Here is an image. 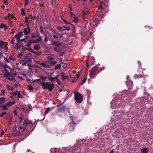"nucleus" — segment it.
Returning a JSON list of instances; mask_svg holds the SVG:
<instances>
[{
	"instance_id": "obj_29",
	"label": "nucleus",
	"mask_w": 153,
	"mask_h": 153,
	"mask_svg": "<svg viewBox=\"0 0 153 153\" xmlns=\"http://www.w3.org/2000/svg\"><path fill=\"white\" fill-rule=\"evenodd\" d=\"M7 88L9 90H10L12 91H14V88L13 87L9 85H7Z\"/></svg>"
},
{
	"instance_id": "obj_7",
	"label": "nucleus",
	"mask_w": 153,
	"mask_h": 153,
	"mask_svg": "<svg viewBox=\"0 0 153 153\" xmlns=\"http://www.w3.org/2000/svg\"><path fill=\"white\" fill-rule=\"evenodd\" d=\"M75 99L76 102L79 103H81L82 100V95L78 92L74 94Z\"/></svg>"
},
{
	"instance_id": "obj_16",
	"label": "nucleus",
	"mask_w": 153,
	"mask_h": 153,
	"mask_svg": "<svg viewBox=\"0 0 153 153\" xmlns=\"http://www.w3.org/2000/svg\"><path fill=\"white\" fill-rule=\"evenodd\" d=\"M34 81L35 82H37L38 84L42 86L44 82L42 81V80L40 79H36L34 80Z\"/></svg>"
},
{
	"instance_id": "obj_9",
	"label": "nucleus",
	"mask_w": 153,
	"mask_h": 153,
	"mask_svg": "<svg viewBox=\"0 0 153 153\" xmlns=\"http://www.w3.org/2000/svg\"><path fill=\"white\" fill-rule=\"evenodd\" d=\"M62 47L61 45V43H59L58 44L56 45L54 48V50L57 52H60L62 49Z\"/></svg>"
},
{
	"instance_id": "obj_15",
	"label": "nucleus",
	"mask_w": 153,
	"mask_h": 153,
	"mask_svg": "<svg viewBox=\"0 0 153 153\" xmlns=\"http://www.w3.org/2000/svg\"><path fill=\"white\" fill-rule=\"evenodd\" d=\"M30 29L29 26H28L27 28H25L24 32L26 35L28 34L30 31Z\"/></svg>"
},
{
	"instance_id": "obj_45",
	"label": "nucleus",
	"mask_w": 153,
	"mask_h": 153,
	"mask_svg": "<svg viewBox=\"0 0 153 153\" xmlns=\"http://www.w3.org/2000/svg\"><path fill=\"white\" fill-rule=\"evenodd\" d=\"M49 108H48L45 111V112L44 113V114L45 115H46V114H48V113L49 111Z\"/></svg>"
},
{
	"instance_id": "obj_46",
	"label": "nucleus",
	"mask_w": 153,
	"mask_h": 153,
	"mask_svg": "<svg viewBox=\"0 0 153 153\" xmlns=\"http://www.w3.org/2000/svg\"><path fill=\"white\" fill-rule=\"evenodd\" d=\"M27 62H28V61H27V60H26L25 61H24V62H23L22 63V66H24L26 65V64H27Z\"/></svg>"
},
{
	"instance_id": "obj_28",
	"label": "nucleus",
	"mask_w": 153,
	"mask_h": 153,
	"mask_svg": "<svg viewBox=\"0 0 153 153\" xmlns=\"http://www.w3.org/2000/svg\"><path fill=\"white\" fill-rule=\"evenodd\" d=\"M61 66L64 69H66L68 68L69 65L67 64H63L61 65Z\"/></svg>"
},
{
	"instance_id": "obj_36",
	"label": "nucleus",
	"mask_w": 153,
	"mask_h": 153,
	"mask_svg": "<svg viewBox=\"0 0 153 153\" xmlns=\"http://www.w3.org/2000/svg\"><path fill=\"white\" fill-rule=\"evenodd\" d=\"M19 123H22L23 120L24 119L23 117V115L22 114L21 115V117H19Z\"/></svg>"
},
{
	"instance_id": "obj_1",
	"label": "nucleus",
	"mask_w": 153,
	"mask_h": 153,
	"mask_svg": "<svg viewBox=\"0 0 153 153\" xmlns=\"http://www.w3.org/2000/svg\"><path fill=\"white\" fill-rule=\"evenodd\" d=\"M56 62L54 61L53 57L48 56V60L42 64V66L45 68H49L50 66L56 64Z\"/></svg>"
},
{
	"instance_id": "obj_5",
	"label": "nucleus",
	"mask_w": 153,
	"mask_h": 153,
	"mask_svg": "<svg viewBox=\"0 0 153 153\" xmlns=\"http://www.w3.org/2000/svg\"><path fill=\"white\" fill-rule=\"evenodd\" d=\"M31 38L32 39H36L37 38L36 40L31 41V42L33 43H38L40 42L42 39V37L40 36L39 35L33 33L31 35Z\"/></svg>"
},
{
	"instance_id": "obj_37",
	"label": "nucleus",
	"mask_w": 153,
	"mask_h": 153,
	"mask_svg": "<svg viewBox=\"0 0 153 153\" xmlns=\"http://www.w3.org/2000/svg\"><path fill=\"white\" fill-rule=\"evenodd\" d=\"M3 48H4V51L6 53L5 54H7L8 50V48L7 46H5L3 47Z\"/></svg>"
},
{
	"instance_id": "obj_6",
	"label": "nucleus",
	"mask_w": 153,
	"mask_h": 153,
	"mask_svg": "<svg viewBox=\"0 0 153 153\" xmlns=\"http://www.w3.org/2000/svg\"><path fill=\"white\" fill-rule=\"evenodd\" d=\"M72 123H70L68 125V130L70 131H72L74 129V125L78 123V120L75 117L72 118L71 119Z\"/></svg>"
},
{
	"instance_id": "obj_19",
	"label": "nucleus",
	"mask_w": 153,
	"mask_h": 153,
	"mask_svg": "<svg viewBox=\"0 0 153 153\" xmlns=\"http://www.w3.org/2000/svg\"><path fill=\"white\" fill-rule=\"evenodd\" d=\"M41 48L40 45L39 44H37L35 45L33 49L36 51L38 50Z\"/></svg>"
},
{
	"instance_id": "obj_59",
	"label": "nucleus",
	"mask_w": 153,
	"mask_h": 153,
	"mask_svg": "<svg viewBox=\"0 0 153 153\" xmlns=\"http://www.w3.org/2000/svg\"><path fill=\"white\" fill-rule=\"evenodd\" d=\"M86 79H84V80H83V81H82V82L81 83V84L82 85L83 84H84V83H85L86 82Z\"/></svg>"
},
{
	"instance_id": "obj_27",
	"label": "nucleus",
	"mask_w": 153,
	"mask_h": 153,
	"mask_svg": "<svg viewBox=\"0 0 153 153\" xmlns=\"http://www.w3.org/2000/svg\"><path fill=\"white\" fill-rule=\"evenodd\" d=\"M62 20L64 22V23L67 24V25H68V24H69L72 26V27L73 28H74V26L72 24H71L70 23V22H67V21L65 19H62Z\"/></svg>"
},
{
	"instance_id": "obj_31",
	"label": "nucleus",
	"mask_w": 153,
	"mask_h": 153,
	"mask_svg": "<svg viewBox=\"0 0 153 153\" xmlns=\"http://www.w3.org/2000/svg\"><path fill=\"white\" fill-rule=\"evenodd\" d=\"M40 78V79L43 82H44L45 80L47 79L46 77L44 76H41Z\"/></svg>"
},
{
	"instance_id": "obj_18",
	"label": "nucleus",
	"mask_w": 153,
	"mask_h": 153,
	"mask_svg": "<svg viewBox=\"0 0 153 153\" xmlns=\"http://www.w3.org/2000/svg\"><path fill=\"white\" fill-rule=\"evenodd\" d=\"M70 149H71L70 148L69 149L67 148L65 149V153L59 151L57 153H72V151L71 150H70Z\"/></svg>"
},
{
	"instance_id": "obj_25",
	"label": "nucleus",
	"mask_w": 153,
	"mask_h": 153,
	"mask_svg": "<svg viewBox=\"0 0 153 153\" xmlns=\"http://www.w3.org/2000/svg\"><path fill=\"white\" fill-rule=\"evenodd\" d=\"M141 152L142 153H147L148 150L147 148H144L141 149Z\"/></svg>"
},
{
	"instance_id": "obj_10",
	"label": "nucleus",
	"mask_w": 153,
	"mask_h": 153,
	"mask_svg": "<svg viewBox=\"0 0 153 153\" xmlns=\"http://www.w3.org/2000/svg\"><path fill=\"white\" fill-rule=\"evenodd\" d=\"M85 144V143H84L82 141H79L75 144V146H77L79 148L81 149H82V147L84 146Z\"/></svg>"
},
{
	"instance_id": "obj_3",
	"label": "nucleus",
	"mask_w": 153,
	"mask_h": 153,
	"mask_svg": "<svg viewBox=\"0 0 153 153\" xmlns=\"http://www.w3.org/2000/svg\"><path fill=\"white\" fill-rule=\"evenodd\" d=\"M54 87V84L48 82H44L42 86V88L43 89H47L49 91H52Z\"/></svg>"
},
{
	"instance_id": "obj_34",
	"label": "nucleus",
	"mask_w": 153,
	"mask_h": 153,
	"mask_svg": "<svg viewBox=\"0 0 153 153\" xmlns=\"http://www.w3.org/2000/svg\"><path fill=\"white\" fill-rule=\"evenodd\" d=\"M61 65L60 64H58L55 66V70H57L59 68L61 67Z\"/></svg>"
},
{
	"instance_id": "obj_23",
	"label": "nucleus",
	"mask_w": 153,
	"mask_h": 153,
	"mask_svg": "<svg viewBox=\"0 0 153 153\" xmlns=\"http://www.w3.org/2000/svg\"><path fill=\"white\" fill-rule=\"evenodd\" d=\"M14 38H16V40L17 42H22L23 41H24L25 40V39H22L21 40H20V38L18 37H15Z\"/></svg>"
},
{
	"instance_id": "obj_57",
	"label": "nucleus",
	"mask_w": 153,
	"mask_h": 153,
	"mask_svg": "<svg viewBox=\"0 0 153 153\" xmlns=\"http://www.w3.org/2000/svg\"><path fill=\"white\" fill-rule=\"evenodd\" d=\"M4 3L6 5H8V2L7 0H3Z\"/></svg>"
},
{
	"instance_id": "obj_56",
	"label": "nucleus",
	"mask_w": 153,
	"mask_h": 153,
	"mask_svg": "<svg viewBox=\"0 0 153 153\" xmlns=\"http://www.w3.org/2000/svg\"><path fill=\"white\" fill-rule=\"evenodd\" d=\"M40 32L42 34H43L44 32L43 30L42 29L40 28Z\"/></svg>"
},
{
	"instance_id": "obj_55",
	"label": "nucleus",
	"mask_w": 153,
	"mask_h": 153,
	"mask_svg": "<svg viewBox=\"0 0 153 153\" xmlns=\"http://www.w3.org/2000/svg\"><path fill=\"white\" fill-rule=\"evenodd\" d=\"M21 12L22 13V14L24 16L25 15V13L24 12V10L23 9H22L21 10Z\"/></svg>"
},
{
	"instance_id": "obj_21",
	"label": "nucleus",
	"mask_w": 153,
	"mask_h": 153,
	"mask_svg": "<svg viewBox=\"0 0 153 153\" xmlns=\"http://www.w3.org/2000/svg\"><path fill=\"white\" fill-rule=\"evenodd\" d=\"M23 35V33H19L17 34H16L15 35V37H18L20 38L22 37Z\"/></svg>"
},
{
	"instance_id": "obj_39",
	"label": "nucleus",
	"mask_w": 153,
	"mask_h": 153,
	"mask_svg": "<svg viewBox=\"0 0 153 153\" xmlns=\"http://www.w3.org/2000/svg\"><path fill=\"white\" fill-rule=\"evenodd\" d=\"M85 145H86L87 146H89L90 145L91 143V141H88L87 142V141H85Z\"/></svg>"
},
{
	"instance_id": "obj_42",
	"label": "nucleus",
	"mask_w": 153,
	"mask_h": 153,
	"mask_svg": "<svg viewBox=\"0 0 153 153\" xmlns=\"http://www.w3.org/2000/svg\"><path fill=\"white\" fill-rule=\"evenodd\" d=\"M17 97L19 98H22V96L20 94V91H18L17 94Z\"/></svg>"
},
{
	"instance_id": "obj_24",
	"label": "nucleus",
	"mask_w": 153,
	"mask_h": 153,
	"mask_svg": "<svg viewBox=\"0 0 153 153\" xmlns=\"http://www.w3.org/2000/svg\"><path fill=\"white\" fill-rule=\"evenodd\" d=\"M30 57L28 56V55L26 54L25 56V59L27 60V61H28V62H30L31 61V60L30 59Z\"/></svg>"
},
{
	"instance_id": "obj_58",
	"label": "nucleus",
	"mask_w": 153,
	"mask_h": 153,
	"mask_svg": "<svg viewBox=\"0 0 153 153\" xmlns=\"http://www.w3.org/2000/svg\"><path fill=\"white\" fill-rule=\"evenodd\" d=\"M53 38L56 39V40H57V41H58V37L56 35H53Z\"/></svg>"
},
{
	"instance_id": "obj_52",
	"label": "nucleus",
	"mask_w": 153,
	"mask_h": 153,
	"mask_svg": "<svg viewBox=\"0 0 153 153\" xmlns=\"http://www.w3.org/2000/svg\"><path fill=\"white\" fill-rule=\"evenodd\" d=\"M29 2V0H25V3L24 4V6L25 7L26 5L28 4Z\"/></svg>"
},
{
	"instance_id": "obj_17",
	"label": "nucleus",
	"mask_w": 153,
	"mask_h": 153,
	"mask_svg": "<svg viewBox=\"0 0 153 153\" xmlns=\"http://www.w3.org/2000/svg\"><path fill=\"white\" fill-rule=\"evenodd\" d=\"M29 124H28V123L27 122V120H25L23 122V126L24 128V129H26L27 126Z\"/></svg>"
},
{
	"instance_id": "obj_41",
	"label": "nucleus",
	"mask_w": 153,
	"mask_h": 153,
	"mask_svg": "<svg viewBox=\"0 0 153 153\" xmlns=\"http://www.w3.org/2000/svg\"><path fill=\"white\" fill-rule=\"evenodd\" d=\"M29 51H30V52H32V53H34L36 55H37V53L36 52H35V51H34L33 49H31V48H30V49H29Z\"/></svg>"
},
{
	"instance_id": "obj_44",
	"label": "nucleus",
	"mask_w": 153,
	"mask_h": 153,
	"mask_svg": "<svg viewBox=\"0 0 153 153\" xmlns=\"http://www.w3.org/2000/svg\"><path fill=\"white\" fill-rule=\"evenodd\" d=\"M7 114L6 112H3L0 114V117H2Z\"/></svg>"
},
{
	"instance_id": "obj_62",
	"label": "nucleus",
	"mask_w": 153,
	"mask_h": 153,
	"mask_svg": "<svg viewBox=\"0 0 153 153\" xmlns=\"http://www.w3.org/2000/svg\"><path fill=\"white\" fill-rule=\"evenodd\" d=\"M8 16L9 17V18H13V15H12V14H11L9 13L8 15Z\"/></svg>"
},
{
	"instance_id": "obj_11",
	"label": "nucleus",
	"mask_w": 153,
	"mask_h": 153,
	"mask_svg": "<svg viewBox=\"0 0 153 153\" xmlns=\"http://www.w3.org/2000/svg\"><path fill=\"white\" fill-rule=\"evenodd\" d=\"M57 29L60 31H62L65 30L68 31L70 30V28L66 26H62L61 27H57Z\"/></svg>"
},
{
	"instance_id": "obj_53",
	"label": "nucleus",
	"mask_w": 153,
	"mask_h": 153,
	"mask_svg": "<svg viewBox=\"0 0 153 153\" xmlns=\"http://www.w3.org/2000/svg\"><path fill=\"white\" fill-rule=\"evenodd\" d=\"M18 91H17L16 92H14V93H12V94H13V96L14 97H15L16 96V95L17 96V93L18 92Z\"/></svg>"
},
{
	"instance_id": "obj_38",
	"label": "nucleus",
	"mask_w": 153,
	"mask_h": 153,
	"mask_svg": "<svg viewBox=\"0 0 153 153\" xmlns=\"http://www.w3.org/2000/svg\"><path fill=\"white\" fill-rule=\"evenodd\" d=\"M27 87L28 89L30 90L31 91L33 89V87L32 85H30L28 86Z\"/></svg>"
},
{
	"instance_id": "obj_30",
	"label": "nucleus",
	"mask_w": 153,
	"mask_h": 153,
	"mask_svg": "<svg viewBox=\"0 0 153 153\" xmlns=\"http://www.w3.org/2000/svg\"><path fill=\"white\" fill-rule=\"evenodd\" d=\"M5 101V98L4 97L0 98V105L4 102Z\"/></svg>"
},
{
	"instance_id": "obj_60",
	"label": "nucleus",
	"mask_w": 153,
	"mask_h": 153,
	"mask_svg": "<svg viewBox=\"0 0 153 153\" xmlns=\"http://www.w3.org/2000/svg\"><path fill=\"white\" fill-rule=\"evenodd\" d=\"M15 38H14V37L11 40V42L13 44H14L15 43V42H14V41H15Z\"/></svg>"
},
{
	"instance_id": "obj_8",
	"label": "nucleus",
	"mask_w": 153,
	"mask_h": 153,
	"mask_svg": "<svg viewBox=\"0 0 153 153\" xmlns=\"http://www.w3.org/2000/svg\"><path fill=\"white\" fill-rule=\"evenodd\" d=\"M4 76L10 80H13L14 79L15 76L14 74H10L8 72L6 71L4 74Z\"/></svg>"
},
{
	"instance_id": "obj_35",
	"label": "nucleus",
	"mask_w": 153,
	"mask_h": 153,
	"mask_svg": "<svg viewBox=\"0 0 153 153\" xmlns=\"http://www.w3.org/2000/svg\"><path fill=\"white\" fill-rule=\"evenodd\" d=\"M5 93V91L4 90H2L1 91V93L0 94V96H4V94Z\"/></svg>"
},
{
	"instance_id": "obj_61",
	"label": "nucleus",
	"mask_w": 153,
	"mask_h": 153,
	"mask_svg": "<svg viewBox=\"0 0 153 153\" xmlns=\"http://www.w3.org/2000/svg\"><path fill=\"white\" fill-rule=\"evenodd\" d=\"M68 76H64L63 77H62V79L63 80L65 79L68 78Z\"/></svg>"
},
{
	"instance_id": "obj_43",
	"label": "nucleus",
	"mask_w": 153,
	"mask_h": 153,
	"mask_svg": "<svg viewBox=\"0 0 153 153\" xmlns=\"http://www.w3.org/2000/svg\"><path fill=\"white\" fill-rule=\"evenodd\" d=\"M4 45V42L2 40L0 41V47L1 48H3V46Z\"/></svg>"
},
{
	"instance_id": "obj_54",
	"label": "nucleus",
	"mask_w": 153,
	"mask_h": 153,
	"mask_svg": "<svg viewBox=\"0 0 153 153\" xmlns=\"http://www.w3.org/2000/svg\"><path fill=\"white\" fill-rule=\"evenodd\" d=\"M91 64H92L94 62L95 58L94 57H91Z\"/></svg>"
},
{
	"instance_id": "obj_64",
	"label": "nucleus",
	"mask_w": 153,
	"mask_h": 153,
	"mask_svg": "<svg viewBox=\"0 0 153 153\" xmlns=\"http://www.w3.org/2000/svg\"><path fill=\"white\" fill-rule=\"evenodd\" d=\"M44 41L45 42H47L48 41V38L46 36H45Z\"/></svg>"
},
{
	"instance_id": "obj_63",
	"label": "nucleus",
	"mask_w": 153,
	"mask_h": 153,
	"mask_svg": "<svg viewBox=\"0 0 153 153\" xmlns=\"http://www.w3.org/2000/svg\"><path fill=\"white\" fill-rule=\"evenodd\" d=\"M19 85H19H18L17 84H15L13 85V87L14 88H18V87Z\"/></svg>"
},
{
	"instance_id": "obj_13",
	"label": "nucleus",
	"mask_w": 153,
	"mask_h": 153,
	"mask_svg": "<svg viewBox=\"0 0 153 153\" xmlns=\"http://www.w3.org/2000/svg\"><path fill=\"white\" fill-rule=\"evenodd\" d=\"M79 148L77 146H75V144L72 148H70L71 149L70 150H71L72 153H76V151Z\"/></svg>"
},
{
	"instance_id": "obj_4",
	"label": "nucleus",
	"mask_w": 153,
	"mask_h": 153,
	"mask_svg": "<svg viewBox=\"0 0 153 153\" xmlns=\"http://www.w3.org/2000/svg\"><path fill=\"white\" fill-rule=\"evenodd\" d=\"M99 10H102V13H106L108 12L109 9L108 6L104 2H101L100 5L98 7Z\"/></svg>"
},
{
	"instance_id": "obj_49",
	"label": "nucleus",
	"mask_w": 153,
	"mask_h": 153,
	"mask_svg": "<svg viewBox=\"0 0 153 153\" xmlns=\"http://www.w3.org/2000/svg\"><path fill=\"white\" fill-rule=\"evenodd\" d=\"M4 59L6 62L8 63H9V59H8L7 57H4Z\"/></svg>"
},
{
	"instance_id": "obj_26",
	"label": "nucleus",
	"mask_w": 153,
	"mask_h": 153,
	"mask_svg": "<svg viewBox=\"0 0 153 153\" xmlns=\"http://www.w3.org/2000/svg\"><path fill=\"white\" fill-rule=\"evenodd\" d=\"M7 106L5 104V105H3L1 106V108L3 111L7 110L8 109Z\"/></svg>"
},
{
	"instance_id": "obj_40",
	"label": "nucleus",
	"mask_w": 153,
	"mask_h": 153,
	"mask_svg": "<svg viewBox=\"0 0 153 153\" xmlns=\"http://www.w3.org/2000/svg\"><path fill=\"white\" fill-rule=\"evenodd\" d=\"M23 55V53L22 52H20V53H19V54H18V58H19V59H20L22 57Z\"/></svg>"
},
{
	"instance_id": "obj_14",
	"label": "nucleus",
	"mask_w": 153,
	"mask_h": 153,
	"mask_svg": "<svg viewBox=\"0 0 153 153\" xmlns=\"http://www.w3.org/2000/svg\"><path fill=\"white\" fill-rule=\"evenodd\" d=\"M143 71H140V72L138 71L136 74L135 76L137 78H142L143 76Z\"/></svg>"
},
{
	"instance_id": "obj_22",
	"label": "nucleus",
	"mask_w": 153,
	"mask_h": 153,
	"mask_svg": "<svg viewBox=\"0 0 153 153\" xmlns=\"http://www.w3.org/2000/svg\"><path fill=\"white\" fill-rule=\"evenodd\" d=\"M89 13V12L88 11H82L80 15L82 16L83 18L84 19L85 15H88Z\"/></svg>"
},
{
	"instance_id": "obj_20",
	"label": "nucleus",
	"mask_w": 153,
	"mask_h": 153,
	"mask_svg": "<svg viewBox=\"0 0 153 153\" xmlns=\"http://www.w3.org/2000/svg\"><path fill=\"white\" fill-rule=\"evenodd\" d=\"M15 103V102L14 101L11 102L10 101L8 102H7L5 104V105L7 106V107H10L11 105H13Z\"/></svg>"
},
{
	"instance_id": "obj_50",
	"label": "nucleus",
	"mask_w": 153,
	"mask_h": 153,
	"mask_svg": "<svg viewBox=\"0 0 153 153\" xmlns=\"http://www.w3.org/2000/svg\"><path fill=\"white\" fill-rule=\"evenodd\" d=\"M13 23L12 21L10 20V19H8V25H11Z\"/></svg>"
},
{
	"instance_id": "obj_33",
	"label": "nucleus",
	"mask_w": 153,
	"mask_h": 153,
	"mask_svg": "<svg viewBox=\"0 0 153 153\" xmlns=\"http://www.w3.org/2000/svg\"><path fill=\"white\" fill-rule=\"evenodd\" d=\"M78 17H76L75 15H74V20L73 22L75 23H76L78 22Z\"/></svg>"
},
{
	"instance_id": "obj_47",
	"label": "nucleus",
	"mask_w": 153,
	"mask_h": 153,
	"mask_svg": "<svg viewBox=\"0 0 153 153\" xmlns=\"http://www.w3.org/2000/svg\"><path fill=\"white\" fill-rule=\"evenodd\" d=\"M48 79L50 81H53L54 79H56V77L53 78L51 77H49Z\"/></svg>"
},
{
	"instance_id": "obj_48",
	"label": "nucleus",
	"mask_w": 153,
	"mask_h": 153,
	"mask_svg": "<svg viewBox=\"0 0 153 153\" xmlns=\"http://www.w3.org/2000/svg\"><path fill=\"white\" fill-rule=\"evenodd\" d=\"M32 110L31 107L30 106L28 105L27 108V112L30 111Z\"/></svg>"
},
{
	"instance_id": "obj_51",
	"label": "nucleus",
	"mask_w": 153,
	"mask_h": 153,
	"mask_svg": "<svg viewBox=\"0 0 153 153\" xmlns=\"http://www.w3.org/2000/svg\"><path fill=\"white\" fill-rule=\"evenodd\" d=\"M20 134H7V137H10V135H13V136L14 137H16L18 135H20Z\"/></svg>"
},
{
	"instance_id": "obj_12",
	"label": "nucleus",
	"mask_w": 153,
	"mask_h": 153,
	"mask_svg": "<svg viewBox=\"0 0 153 153\" xmlns=\"http://www.w3.org/2000/svg\"><path fill=\"white\" fill-rule=\"evenodd\" d=\"M59 107L57 109V111L59 112H62L65 111V107L64 106L62 105H57V107Z\"/></svg>"
},
{
	"instance_id": "obj_2",
	"label": "nucleus",
	"mask_w": 153,
	"mask_h": 153,
	"mask_svg": "<svg viewBox=\"0 0 153 153\" xmlns=\"http://www.w3.org/2000/svg\"><path fill=\"white\" fill-rule=\"evenodd\" d=\"M99 65H97L94 67L92 68L90 71V78L92 79H94L96 77V76L97 74V70L99 68Z\"/></svg>"
},
{
	"instance_id": "obj_32",
	"label": "nucleus",
	"mask_w": 153,
	"mask_h": 153,
	"mask_svg": "<svg viewBox=\"0 0 153 153\" xmlns=\"http://www.w3.org/2000/svg\"><path fill=\"white\" fill-rule=\"evenodd\" d=\"M8 59L9 61H11V60H12L13 61H15L16 60L15 58H13L12 55L10 56Z\"/></svg>"
}]
</instances>
